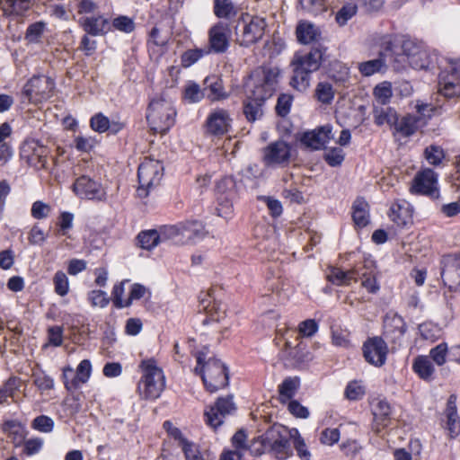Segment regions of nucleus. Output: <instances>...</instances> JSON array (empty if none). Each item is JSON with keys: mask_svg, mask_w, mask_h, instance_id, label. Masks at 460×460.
I'll list each match as a JSON object with an SVG mask.
<instances>
[{"mask_svg": "<svg viewBox=\"0 0 460 460\" xmlns=\"http://www.w3.org/2000/svg\"><path fill=\"white\" fill-rule=\"evenodd\" d=\"M323 50L313 48L309 52H296L290 63L293 75L290 85L299 91H305L310 85L311 74L317 71L323 62Z\"/></svg>", "mask_w": 460, "mask_h": 460, "instance_id": "f257e3e1", "label": "nucleus"}, {"mask_svg": "<svg viewBox=\"0 0 460 460\" xmlns=\"http://www.w3.org/2000/svg\"><path fill=\"white\" fill-rule=\"evenodd\" d=\"M279 75L280 70L277 66L256 67L245 82V93L265 100L270 98L276 92Z\"/></svg>", "mask_w": 460, "mask_h": 460, "instance_id": "f03ea898", "label": "nucleus"}, {"mask_svg": "<svg viewBox=\"0 0 460 460\" xmlns=\"http://www.w3.org/2000/svg\"><path fill=\"white\" fill-rule=\"evenodd\" d=\"M195 372L201 375L206 389L215 393L228 385V372L226 367L217 358H209L206 360V354H197V367Z\"/></svg>", "mask_w": 460, "mask_h": 460, "instance_id": "7ed1b4c3", "label": "nucleus"}, {"mask_svg": "<svg viewBox=\"0 0 460 460\" xmlns=\"http://www.w3.org/2000/svg\"><path fill=\"white\" fill-rule=\"evenodd\" d=\"M164 238L172 240L178 245H193L203 240L208 232L199 220H187L175 225L162 226Z\"/></svg>", "mask_w": 460, "mask_h": 460, "instance_id": "20e7f679", "label": "nucleus"}, {"mask_svg": "<svg viewBox=\"0 0 460 460\" xmlns=\"http://www.w3.org/2000/svg\"><path fill=\"white\" fill-rule=\"evenodd\" d=\"M139 367L142 371V377L137 385L140 396L146 400L157 399L165 386L163 370L154 358L143 359Z\"/></svg>", "mask_w": 460, "mask_h": 460, "instance_id": "39448f33", "label": "nucleus"}, {"mask_svg": "<svg viewBox=\"0 0 460 460\" xmlns=\"http://www.w3.org/2000/svg\"><path fill=\"white\" fill-rule=\"evenodd\" d=\"M267 25L266 19L263 17L243 14L234 29L236 44L249 48L259 42L265 33Z\"/></svg>", "mask_w": 460, "mask_h": 460, "instance_id": "423d86ee", "label": "nucleus"}, {"mask_svg": "<svg viewBox=\"0 0 460 460\" xmlns=\"http://www.w3.org/2000/svg\"><path fill=\"white\" fill-rule=\"evenodd\" d=\"M295 435H297V429H289L280 424L272 425L263 434L269 452L279 460H285L292 455L291 440Z\"/></svg>", "mask_w": 460, "mask_h": 460, "instance_id": "0eeeda50", "label": "nucleus"}, {"mask_svg": "<svg viewBox=\"0 0 460 460\" xmlns=\"http://www.w3.org/2000/svg\"><path fill=\"white\" fill-rule=\"evenodd\" d=\"M176 111L172 102L163 96L155 98L148 106L146 119L151 129L164 134L174 124Z\"/></svg>", "mask_w": 460, "mask_h": 460, "instance_id": "6e6552de", "label": "nucleus"}, {"mask_svg": "<svg viewBox=\"0 0 460 460\" xmlns=\"http://www.w3.org/2000/svg\"><path fill=\"white\" fill-rule=\"evenodd\" d=\"M164 175V166L158 160L145 158L139 164L137 178L139 188L137 190L140 198H146L150 189L157 186Z\"/></svg>", "mask_w": 460, "mask_h": 460, "instance_id": "1a4fd4ad", "label": "nucleus"}, {"mask_svg": "<svg viewBox=\"0 0 460 460\" xmlns=\"http://www.w3.org/2000/svg\"><path fill=\"white\" fill-rule=\"evenodd\" d=\"M55 88L54 81L46 75H34L24 85L23 96L30 102H40L52 96Z\"/></svg>", "mask_w": 460, "mask_h": 460, "instance_id": "9d476101", "label": "nucleus"}, {"mask_svg": "<svg viewBox=\"0 0 460 460\" xmlns=\"http://www.w3.org/2000/svg\"><path fill=\"white\" fill-rule=\"evenodd\" d=\"M235 410L236 406L233 401V395L219 397L215 402L214 405L205 411V421L208 426L217 429L223 424L224 419L233 414Z\"/></svg>", "mask_w": 460, "mask_h": 460, "instance_id": "9b49d317", "label": "nucleus"}, {"mask_svg": "<svg viewBox=\"0 0 460 460\" xmlns=\"http://www.w3.org/2000/svg\"><path fill=\"white\" fill-rule=\"evenodd\" d=\"M411 192L438 199V174L429 168L423 169L414 176Z\"/></svg>", "mask_w": 460, "mask_h": 460, "instance_id": "f8f14e48", "label": "nucleus"}, {"mask_svg": "<svg viewBox=\"0 0 460 460\" xmlns=\"http://www.w3.org/2000/svg\"><path fill=\"white\" fill-rule=\"evenodd\" d=\"M440 265L444 285L450 291H456L460 286V252L444 255Z\"/></svg>", "mask_w": 460, "mask_h": 460, "instance_id": "ddd939ff", "label": "nucleus"}, {"mask_svg": "<svg viewBox=\"0 0 460 460\" xmlns=\"http://www.w3.org/2000/svg\"><path fill=\"white\" fill-rule=\"evenodd\" d=\"M231 30L227 23L219 22L214 24L208 32V47L205 48L208 50V54H223L226 53L230 46Z\"/></svg>", "mask_w": 460, "mask_h": 460, "instance_id": "4468645a", "label": "nucleus"}, {"mask_svg": "<svg viewBox=\"0 0 460 460\" xmlns=\"http://www.w3.org/2000/svg\"><path fill=\"white\" fill-rule=\"evenodd\" d=\"M362 350L366 361L369 364L377 367L385 364L388 347L382 338H369L364 342Z\"/></svg>", "mask_w": 460, "mask_h": 460, "instance_id": "2eb2a0df", "label": "nucleus"}, {"mask_svg": "<svg viewBox=\"0 0 460 460\" xmlns=\"http://www.w3.org/2000/svg\"><path fill=\"white\" fill-rule=\"evenodd\" d=\"M232 119L228 111L215 109L208 116L205 122L206 133L210 136L221 137L231 128Z\"/></svg>", "mask_w": 460, "mask_h": 460, "instance_id": "dca6fc26", "label": "nucleus"}, {"mask_svg": "<svg viewBox=\"0 0 460 460\" xmlns=\"http://www.w3.org/2000/svg\"><path fill=\"white\" fill-rule=\"evenodd\" d=\"M73 190L82 199L102 200L106 199V193L102 185L85 175L75 180Z\"/></svg>", "mask_w": 460, "mask_h": 460, "instance_id": "f3484780", "label": "nucleus"}, {"mask_svg": "<svg viewBox=\"0 0 460 460\" xmlns=\"http://www.w3.org/2000/svg\"><path fill=\"white\" fill-rule=\"evenodd\" d=\"M48 148L38 141H25L21 148V155L36 169L44 168L47 164Z\"/></svg>", "mask_w": 460, "mask_h": 460, "instance_id": "a211bd4d", "label": "nucleus"}, {"mask_svg": "<svg viewBox=\"0 0 460 460\" xmlns=\"http://www.w3.org/2000/svg\"><path fill=\"white\" fill-rule=\"evenodd\" d=\"M290 157V146L283 140L270 143L263 150V161L267 165L280 164Z\"/></svg>", "mask_w": 460, "mask_h": 460, "instance_id": "6ab92c4d", "label": "nucleus"}, {"mask_svg": "<svg viewBox=\"0 0 460 460\" xmlns=\"http://www.w3.org/2000/svg\"><path fill=\"white\" fill-rule=\"evenodd\" d=\"M332 137V127L330 125H325L312 131L305 132L301 137L300 141L305 147L318 150L323 147Z\"/></svg>", "mask_w": 460, "mask_h": 460, "instance_id": "aec40b11", "label": "nucleus"}, {"mask_svg": "<svg viewBox=\"0 0 460 460\" xmlns=\"http://www.w3.org/2000/svg\"><path fill=\"white\" fill-rule=\"evenodd\" d=\"M460 75V60L455 62L451 67V75L448 80L440 76L439 80V92L441 94L447 98H452L460 95V82L458 76Z\"/></svg>", "mask_w": 460, "mask_h": 460, "instance_id": "412c9836", "label": "nucleus"}, {"mask_svg": "<svg viewBox=\"0 0 460 460\" xmlns=\"http://www.w3.org/2000/svg\"><path fill=\"white\" fill-rule=\"evenodd\" d=\"M413 208L411 203H392L388 212L389 218L399 227L412 223Z\"/></svg>", "mask_w": 460, "mask_h": 460, "instance_id": "4be33fe9", "label": "nucleus"}, {"mask_svg": "<svg viewBox=\"0 0 460 460\" xmlns=\"http://www.w3.org/2000/svg\"><path fill=\"white\" fill-rule=\"evenodd\" d=\"M359 275V267L356 266L349 270H343L340 268L331 267L327 272V279L336 286H349L352 281H358Z\"/></svg>", "mask_w": 460, "mask_h": 460, "instance_id": "5701e85b", "label": "nucleus"}, {"mask_svg": "<svg viewBox=\"0 0 460 460\" xmlns=\"http://www.w3.org/2000/svg\"><path fill=\"white\" fill-rule=\"evenodd\" d=\"M286 334L288 337H284L281 330L278 331V336L275 339L277 345H279V342L284 340V352L288 357L294 358L296 361H300L302 359L299 356V351L301 350V342L297 341L298 337L296 332L293 330H287Z\"/></svg>", "mask_w": 460, "mask_h": 460, "instance_id": "b1692460", "label": "nucleus"}, {"mask_svg": "<svg viewBox=\"0 0 460 460\" xmlns=\"http://www.w3.org/2000/svg\"><path fill=\"white\" fill-rule=\"evenodd\" d=\"M2 431L13 443L14 447H20L27 436L26 428L16 420H9L2 424Z\"/></svg>", "mask_w": 460, "mask_h": 460, "instance_id": "393cba45", "label": "nucleus"}, {"mask_svg": "<svg viewBox=\"0 0 460 460\" xmlns=\"http://www.w3.org/2000/svg\"><path fill=\"white\" fill-rule=\"evenodd\" d=\"M426 124L424 118L407 114L394 124L395 129L403 137L413 135L420 127Z\"/></svg>", "mask_w": 460, "mask_h": 460, "instance_id": "a878e982", "label": "nucleus"}, {"mask_svg": "<svg viewBox=\"0 0 460 460\" xmlns=\"http://www.w3.org/2000/svg\"><path fill=\"white\" fill-rule=\"evenodd\" d=\"M265 101V99H261L258 96H252L250 93H246V98L243 101V114L248 121L252 122L262 117V107Z\"/></svg>", "mask_w": 460, "mask_h": 460, "instance_id": "bb28decb", "label": "nucleus"}, {"mask_svg": "<svg viewBox=\"0 0 460 460\" xmlns=\"http://www.w3.org/2000/svg\"><path fill=\"white\" fill-rule=\"evenodd\" d=\"M90 126L93 130L98 133L110 131L111 134H116L124 128V123L119 121H110L108 117L102 113H97L90 119Z\"/></svg>", "mask_w": 460, "mask_h": 460, "instance_id": "cd10ccee", "label": "nucleus"}, {"mask_svg": "<svg viewBox=\"0 0 460 460\" xmlns=\"http://www.w3.org/2000/svg\"><path fill=\"white\" fill-rule=\"evenodd\" d=\"M167 240V238H164L161 227L159 231L155 229L141 231L137 236V244L142 249L150 251L161 242Z\"/></svg>", "mask_w": 460, "mask_h": 460, "instance_id": "c85d7f7f", "label": "nucleus"}, {"mask_svg": "<svg viewBox=\"0 0 460 460\" xmlns=\"http://www.w3.org/2000/svg\"><path fill=\"white\" fill-rule=\"evenodd\" d=\"M447 426L452 438L457 436L460 431V419L457 414L456 395L451 394L447 400Z\"/></svg>", "mask_w": 460, "mask_h": 460, "instance_id": "c756f323", "label": "nucleus"}, {"mask_svg": "<svg viewBox=\"0 0 460 460\" xmlns=\"http://www.w3.org/2000/svg\"><path fill=\"white\" fill-rule=\"evenodd\" d=\"M84 31L92 36L102 35L106 32L109 22L102 16L84 17L79 20Z\"/></svg>", "mask_w": 460, "mask_h": 460, "instance_id": "7c9ffc66", "label": "nucleus"}, {"mask_svg": "<svg viewBox=\"0 0 460 460\" xmlns=\"http://www.w3.org/2000/svg\"><path fill=\"white\" fill-rule=\"evenodd\" d=\"M297 40L302 44H310L321 38L320 30L309 22H300L296 30Z\"/></svg>", "mask_w": 460, "mask_h": 460, "instance_id": "2f4dec72", "label": "nucleus"}, {"mask_svg": "<svg viewBox=\"0 0 460 460\" xmlns=\"http://www.w3.org/2000/svg\"><path fill=\"white\" fill-rule=\"evenodd\" d=\"M409 64L415 69H425L429 66V56L426 50L418 47L409 49L408 45L403 46Z\"/></svg>", "mask_w": 460, "mask_h": 460, "instance_id": "473e14b6", "label": "nucleus"}, {"mask_svg": "<svg viewBox=\"0 0 460 460\" xmlns=\"http://www.w3.org/2000/svg\"><path fill=\"white\" fill-rule=\"evenodd\" d=\"M385 334L394 339H401L406 332V324L402 317L399 315H394L392 317L385 318L384 322Z\"/></svg>", "mask_w": 460, "mask_h": 460, "instance_id": "72a5a7b5", "label": "nucleus"}, {"mask_svg": "<svg viewBox=\"0 0 460 460\" xmlns=\"http://www.w3.org/2000/svg\"><path fill=\"white\" fill-rule=\"evenodd\" d=\"M374 121L377 126L388 124L394 125L397 122L398 115L396 111L391 107H384L374 104L373 109Z\"/></svg>", "mask_w": 460, "mask_h": 460, "instance_id": "f704fd0d", "label": "nucleus"}, {"mask_svg": "<svg viewBox=\"0 0 460 460\" xmlns=\"http://www.w3.org/2000/svg\"><path fill=\"white\" fill-rule=\"evenodd\" d=\"M352 220L357 229H362L370 224L368 203H355L351 211Z\"/></svg>", "mask_w": 460, "mask_h": 460, "instance_id": "c9c22d12", "label": "nucleus"}, {"mask_svg": "<svg viewBox=\"0 0 460 460\" xmlns=\"http://www.w3.org/2000/svg\"><path fill=\"white\" fill-rule=\"evenodd\" d=\"M412 368L423 380L431 379L435 371L432 361L428 356H418L413 361Z\"/></svg>", "mask_w": 460, "mask_h": 460, "instance_id": "e433bc0d", "label": "nucleus"}, {"mask_svg": "<svg viewBox=\"0 0 460 460\" xmlns=\"http://www.w3.org/2000/svg\"><path fill=\"white\" fill-rule=\"evenodd\" d=\"M375 423L381 428L388 425L391 416V406L385 400H379L373 407Z\"/></svg>", "mask_w": 460, "mask_h": 460, "instance_id": "4c0bfd02", "label": "nucleus"}, {"mask_svg": "<svg viewBox=\"0 0 460 460\" xmlns=\"http://www.w3.org/2000/svg\"><path fill=\"white\" fill-rule=\"evenodd\" d=\"M385 66V60L383 58L382 53H380L379 57L376 59L367 60L358 64V69L363 76H371L383 71Z\"/></svg>", "mask_w": 460, "mask_h": 460, "instance_id": "58836bf2", "label": "nucleus"}, {"mask_svg": "<svg viewBox=\"0 0 460 460\" xmlns=\"http://www.w3.org/2000/svg\"><path fill=\"white\" fill-rule=\"evenodd\" d=\"M300 386V379L297 376L285 378L279 385V394L282 402L294 397Z\"/></svg>", "mask_w": 460, "mask_h": 460, "instance_id": "ea45409f", "label": "nucleus"}, {"mask_svg": "<svg viewBox=\"0 0 460 460\" xmlns=\"http://www.w3.org/2000/svg\"><path fill=\"white\" fill-rule=\"evenodd\" d=\"M205 84L208 85L209 90V93L208 97L211 101H220L225 100L228 97V93H226L223 85V82L221 79L217 77L206 78Z\"/></svg>", "mask_w": 460, "mask_h": 460, "instance_id": "a19ab883", "label": "nucleus"}, {"mask_svg": "<svg viewBox=\"0 0 460 460\" xmlns=\"http://www.w3.org/2000/svg\"><path fill=\"white\" fill-rule=\"evenodd\" d=\"M214 13L221 19H230L237 14V10L231 0H214Z\"/></svg>", "mask_w": 460, "mask_h": 460, "instance_id": "79ce46f5", "label": "nucleus"}, {"mask_svg": "<svg viewBox=\"0 0 460 460\" xmlns=\"http://www.w3.org/2000/svg\"><path fill=\"white\" fill-rule=\"evenodd\" d=\"M181 447L186 460H211L207 452H201L195 444L186 439L181 440Z\"/></svg>", "mask_w": 460, "mask_h": 460, "instance_id": "37998d69", "label": "nucleus"}, {"mask_svg": "<svg viewBox=\"0 0 460 460\" xmlns=\"http://www.w3.org/2000/svg\"><path fill=\"white\" fill-rule=\"evenodd\" d=\"M358 5L354 3L345 4L335 15V21L340 26H344L347 22L356 15Z\"/></svg>", "mask_w": 460, "mask_h": 460, "instance_id": "c03bdc74", "label": "nucleus"}, {"mask_svg": "<svg viewBox=\"0 0 460 460\" xmlns=\"http://www.w3.org/2000/svg\"><path fill=\"white\" fill-rule=\"evenodd\" d=\"M374 95L376 98V105H385L390 102L392 97L391 84L387 82L377 84L374 89Z\"/></svg>", "mask_w": 460, "mask_h": 460, "instance_id": "a18cd8bd", "label": "nucleus"}, {"mask_svg": "<svg viewBox=\"0 0 460 460\" xmlns=\"http://www.w3.org/2000/svg\"><path fill=\"white\" fill-rule=\"evenodd\" d=\"M31 6V0H6L4 11L9 14L21 15Z\"/></svg>", "mask_w": 460, "mask_h": 460, "instance_id": "49530a36", "label": "nucleus"}, {"mask_svg": "<svg viewBox=\"0 0 460 460\" xmlns=\"http://www.w3.org/2000/svg\"><path fill=\"white\" fill-rule=\"evenodd\" d=\"M315 96L322 103H331L334 98L332 85L327 82H320L315 89Z\"/></svg>", "mask_w": 460, "mask_h": 460, "instance_id": "de8ad7c7", "label": "nucleus"}, {"mask_svg": "<svg viewBox=\"0 0 460 460\" xmlns=\"http://www.w3.org/2000/svg\"><path fill=\"white\" fill-rule=\"evenodd\" d=\"M75 378V373L72 367L66 366L63 367L61 379L65 388L70 393H73L76 389L80 388L78 381Z\"/></svg>", "mask_w": 460, "mask_h": 460, "instance_id": "09e8293b", "label": "nucleus"}, {"mask_svg": "<svg viewBox=\"0 0 460 460\" xmlns=\"http://www.w3.org/2000/svg\"><path fill=\"white\" fill-rule=\"evenodd\" d=\"M206 55H208V50H206V49H189L181 57V66L183 67H189Z\"/></svg>", "mask_w": 460, "mask_h": 460, "instance_id": "8fccbe9b", "label": "nucleus"}, {"mask_svg": "<svg viewBox=\"0 0 460 460\" xmlns=\"http://www.w3.org/2000/svg\"><path fill=\"white\" fill-rule=\"evenodd\" d=\"M55 426L54 420L47 415L36 417L31 424V429L41 433H50Z\"/></svg>", "mask_w": 460, "mask_h": 460, "instance_id": "3c124183", "label": "nucleus"}, {"mask_svg": "<svg viewBox=\"0 0 460 460\" xmlns=\"http://www.w3.org/2000/svg\"><path fill=\"white\" fill-rule=\"evenodd\" d=\"M32 378L33 384L41 393L54 388V379L43 371L34 372Z\"/></svg>", "mask_w": 460, "mask_h": 460, "instance_id": "603ef678", "label": "nucleus"}, {"mask_svg": "<svg viewBox=\"0 0 460 460\" xmlns=\"http://www.w3.org/2000/svg\"><path fill=\"white\" fill-rule=\"evenodd\" d=\"M204 92L200 89L199 85L191 83L189 84L183 93V99L189 103H195L201 101L204 98Z\"/></svg>", "mask_w": 460, "mask_h": 460, "instance_id": "864d4df0", "label": "nucleus"}, {"mask_svg": "<svg viewBox=\"0 0 460 460\" xmlns=\"http://www.w3.org/2000/svg\"><path fill=\"white\" fill-rule=\"evenodd\" d=\"M424 155L429 164L438 165L445 157L444 150L435 145L429 146L425 148Z\"/></svg>", "mask_w": 460, "mask_h": 460, "instance_id": "5fc2aeb1", "label": "nucleus"}, {"mask_svg": "<svg viewBox=\"0 0 460 460\" xmlns=\"http://www.w3.org/2000/svg\"><path fill=\"white\" fill-rule=\"evenodd\" d=\"M75 376L79 386L88 382L92 375V364L89 359H83L76 367Z\"/></svg>", "mask_w": 460, "mask_h": 460, "instance_id": "6e6d98bb", "label": "nucleus"}, {"mask_svg": "<svg viewBox=\"0 0 460 460\" xmlns=\"http://www.w3.org/2000/svg\"><path fill=\"white\" fill-rule=\"evenodd\" d=\"M53 284L55 292L58 295L64 296L68 293L69 282L66 275L63 271L58 270L55 273L53 278Z\"/></svg>", "mask_w": 460, "mask_h": 460, "instance_id": "4d7b16f0", "label": "nucleus"}, {"mask_svg": "<svg viewBox=\"0 0 460 460\" xmlns=\"http://www.w3.org/2000/svg\"><path fill=\"white\" fill-rule=\"evenodd\" d=\"M44 445V440L41 438L35 437L25 439L22 446H23L22 453L27 456H34L40 452Z\"/></svg>", "mask_w": 460, "mask_h": 460, "instance_id": "13d9d810", "label": "nucleus"}, {"mask_svg": "<svg viewBox=\"0 0 460 460\" xmlns=\"http://www.w3.org/2000/svg\"><path fill=\"white\" fill-rule=\"evenodd\" d=\"M365 394V387L358 381H351L345 389V396L349 400L356 401L361 399Z\"/></svg>", "mask_w": 460, "mask_h": 460, "instance_id": "bf43d9fd", "label": "nucleus"}, {"mask_svg": "<svg viewBox=\"0 0 460 460\" xmlns=\"http://www.w3.org/2000/svg\"><path fill=\"white\" fill-rule=\"evenodd\" d=\"M344 152L340 147L331 148L327 150L323 155L325 162L332 167L341 165L344 160Z\"/></svg>", "mask_w": 460, "mask_h": 460, "instance_id": "052dcab7", "label": "nucleus"}, {"mask_svg": "<svg viewBox=\"0 0 460 460\" xmlns=\"http://www.w3.org/2000/svg\"><path fill=\"white\" fill-rule=\"evenodd\" d=\"M45 23L43 22H37L31 24L25 34V39L31 43L40 41L41 35L43 34Z\"/></svg>", "mask_w": 460, "mask_h": 460, "instance_id": "680f3d73", "label": "nucleus"}, {"mask_svg": "<svg viewBox=\"0 0 460 460\" xmlns=\"http://www.w3.org/2000/svg\"><path fill=\"white\" fill-rule=\"evenodd\" d=\"M358 279H362L361 285L368 292L375 294L379 290V285L377 284L376 279L372 273L362 271V269L359 268V275L358 276Z\"/></svg>", "mask_w": 460, "mask_h": 460, "instance_id": "e2e57ef3", "label": "nucleus"}, {"mask_svg": "<svg viewBox=\"0 0 460 460\" xmlns=\"http://www.w3.org/2000/svg\"><path fill=\"white\" fill-rule=\"evenodd\" d=\"M340 430L337 428H327L323 429L320 436V441L323 445L332 446L340 439Z\"/></svg>", "mask_w": 460, "mask_h": 460, "instance_id": "0e129e2a", "label": "nucleus"}, {"mask_svg": "<svg viewBox=\"0 0 460 460\" xmlns=\"http://www.w3.org/2000/svg\"><path fill=\"white\" fill-rule=\"evenodd\" d=\"M113 27L120 31L129 33L134 31L135 23L132 19L128 16H119L115 18L112 22Z\"/></svg>", "mask_w": 460, "mask_h": 460, "instance_id": "69168bd1", "label": "nucleus"}, {"mask_svg": "<svg viewBox=\"0 0 460 460\" xmlns=\"http://www.w3.org/2000/svg\"><path fill=\"white\" fill-rule=\"evenodd\" d=\"M318 331V323L314 319H307L298 325V332L304 337H312Z\"/></svg>", "mask_w": 460, "mask_h": 460, "instance_id": "338daca9", "label": "nucleus"}, {"mask_svg": "<svg viewBox=\"0 0 460 460\" xmlns=\"http://www.w3.org/2000/svg\"><path fill=\"white\" fill-rule=\"evenodd\" d=\"M292 96L289 94H281L278 98L276 111L278 115L285 117L288 114L292 102Z\"/></svg>", "mask_w": 460, "mask_h": 460, "instance_id": "774afa93", "label": "nucleus"}]
</instances>
